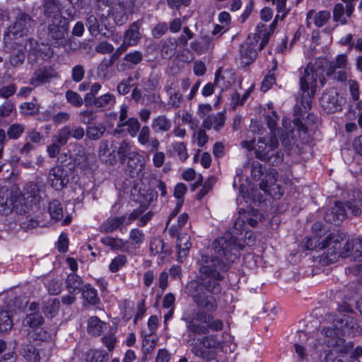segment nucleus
Here are the masks:
<instances>
[{"label": "nucleus", "mask_w": 362, "mask_h": 362, "mask_svg": "<svg viewBox=\"0 0 362 362\" xmlns=\"http://www.w3.org/2000/svg\"><path fill=\"white\" fill-rule=\"evenodd\" d=\"M80 122L84 124H92L91 122L96 119V115L93 110H84L79 113Z\"/></svg>", "instance_id": "obj_62"}, {"label": "nucleus", "mask_w": 362, "mask_h": 362, "mask_svg": "<svg viewBox=\"0 0 362 362\" xmlns=\"http://www.w3.org/2000/svg\"><path fill=\"white\" fill-rule=\"evenodd\" d=\"M23 355L29 362H36L40 360V355L37 349L31 344L25 345L23 347Z\"/></svg>", "instance_id": "obj_44"}, {"label": "nucleus", "mask_w": 362, "mask_h": 362, "mask_svg": "<svg viewBox=\"0 0 362 362\" xmlns=\"http://www.w3.org/2000/svg\"><path fill=\"white\" fill-rule=\"evenodd\" d=\"M169 95L168 105L171 107H179L182 103V95L178 91L168 94Z\"/></svg>", "instance_id": "obj_64"}, {"label": "nucleus", "mask_w": 362, "mask_h": 362, "mask_svg": "<svg viewBox=\"0 0 362 362\" xmlns=\"http://www.w3.org/2000/svg\"><path fill=\"white\" fill-rule=\"evenodd\" d=\"M108 354L105 351L91 350L87 356L88 362H107Z\"/></svg>", "instance_id": "obj_46"}, {"label": "nucleus", "mask_w": 362, "mask_h": 362, "mask_svg": "<svg viewBox=\"0 0 362 362\" xmlns=\"http://www.w3.org/2000/svg\"><path fill=\"white\" fill-rule=\"evenodd\" d=\"M344 102V99L339 97L338 92L334 88L325 90L320 98L322 108L329 114L339 111Z\"/></svg>", "instance_id": "obj_9"}, {"label": "nucleus", "mask_w": 362, "mask_h": 362, "mask_svg": "<svg viewBox=\"0 0 362 362\" xmlns=\"http://www.w3.org/2000/svg\"><path fill=\"white\" fill-rule=\"evenodd\" d=\"M319 243H322L319 238H306L303 242V247L307 250H320Z\"/></svg>", "instance_id": "obj_58"}, {"label": "nucleus", "mask_w": 362, "mask_h": 362, "mask_svg": "<svg viewBox=\"0 0 362 362\" xmlns=\"http://www.w3.org/2000/svg\"><path fill=\"white\" fill-rule=\"evenodd\" d=\"M94 102L96 108L105 109L114 105L116 103V98L113 94L107 93L97 97Z\"/></svg>", "instance_id": "obj_34"}, {"label": "nucleus", "mask_w": 362, "mask_h": 362, "mask_svg": "<svg viewBox=\"0 0 362 362\" xmlns=\"http://www.w3.org/2000/svg\"><path fill=\"white\" fill-rule=\"evenodd\" d=\"M69 182V170L62 165H57L50 169L47 183L56 190H61Z\"/></svg>", "instance_id": "obj_10"}, {"label": "nucleus", "mask_w": 362, "mask_h": 362, "mask_svg": "<svg viewBox=\"0 0 362 362\" xmlns=\"http://www.w3.org/2000/svg\"><path fill=\"white\" fill-rule=\"evenodd\" d=\"M25 130V125L15 123L8 127L6 131V134L10 139H18L22 136Z\"/></svg>", "instance_id": "obj_42"}, {"label": "nucleus", "mask_w": 362, "mask_h": 362, "mask_svg": "<svg viewBox=\"0 0 362 362\" xmlns=\"http://www.w3.org/2000/svg\"><path fill=\"white\" fill-rule=\"evenodd\" d=\"M188 220V215L185 213L182 214L177 218V225H173L169 228L168 233L173 238L176 237L180 229L186 224Z\"/></svg>", "instance_id": "obj_45"}, {"label": "nucleus", "mask_w": 362, "mask_h": 362, "mask_svg": "<svg viewBox=\"0 0 362 362\" xmlns=\"http://www.w3.org/2000/svg\"><path fill=\"white\" fill-rule=\"evenodd\" d=\"M106 130L105 126L102 123H93L87 127L86 136L92 140H98L104 134Z\"/></svg>", "instance_id": "obj_33"}, {"label": "nucleus", "mask_w": 362, "mask_h": 362, "mask_svg": "<svg viewBox=\"0 0 362 362\" xmlns=\"http://www.w3.org/2000/svg\"><path fill=\"white\" fill-rule=\"evenodd\" d=\"M85 75L84 67L81 64L74 66L71 69V78L76 82L78 83L83 80Z\"/></svg>", "instance_id": "obj_59"}, {"label": "nucleus", "mask_w": 362, "mask_h": 362, "mask_svg": "<svg viewBox=\"0 0 362 362\" xmlns=\"http://www.w3.org/2000/svg\"><path fill=\"white\" fill-rule=\"evenodd\" d=\"M342 236L340 235L331 234L319 243L320 250L327 248L321 257V261L325 264H329L337 262L341 255L339 250L341 247Z\"/></svg>", "instance_id": "obj_5"}, {"label": "nucleus", "mask_w": 362, "mask_h": 362, "mask_svg": "<svg viewBox=\"0 0 362 362\" xmlns=\"http://www.w3.org/2000/svg\"><path fill=\"white\" fill-rule=\"evenodd\" d=\"M279 18L281 20V14L277 13L274 21L271 23V25L269 27H267L266 25L263 23H259L257 25L254 40L258 42V40H260L258 48L259 51L262 50L268 43L270 36L272 35L276 28V24Z\"/></svg>", "instance_id": "obj_13"}, {"label": "nucleus", "mask_w": 362, "mask_h": 362, "mask_svg": "<svg viewBox=\"0 0 362 362\" xmlns=\"http://www.w3.org/2000/svg\"><path fill=\"white\" fill-rule=\"evenodd\" d=\"M123 60L132 65H137L143 60V54L140 51L135 50L126 54Z\"/></svg>", "instance_id": "obj_54"}, {"label": "nucleus", "mask_w": 362, "mask_h": 362, "mask_svg": "<svg viewBox=\"0 0 362 362\" xmlns=\"http://www.w3.org/2000/svg\"><path fill=\"white\" fill-rule=\"evenodd\" d=\"M347 57L346 54H341L337 56L334 60L327 63L326 74L338 81L344 82L348 78Z\"/></svg>", "instance_id": "obj_8"}, {"label": "nucleus", "mask_w": 362, "mask_h": 362, "mask_svg": "<svg viewBox=\"0 0 362 362\" xmlns=\"http://www.w3.org/2000/svg\"><path fill=\"white\" fill-rule=\"evenodd\" d=\"M324 63V59L317 61L314 66L309 63L300 78V87L302 92L300 104L305 110L311 109L316 81L318 78L321 81L320 74L318 71Z\"/></svg>", "instance_id": "obj_2"}, {"label": "nucleus", "mask_w": 362, "mask_h": 362, "mask_svg": "<svg viewBox=\"0 0 362 362\" xmlns=\"http://www.w3.org/2000/svg\"><path fill=\"white\" fill-rule=\"evenodd\" d=\"M331 18V13L327 10L316 11L310 9L306 13L307 27L311 28L312 22L317 28L326 25Z\"/></svg>", "instance_id": "obj_16"}, {"label": "nucleus", "mask_w": 362, "mask_h": 362, "mask_svg": "<svg viewBox=\"0 0 362 362\" xmlns=\"http://www.w3.org/2000/svg\"><path fill=\"white\" fill-rule=\"evenodd\" d=\"M172 147L177 152L180 159L185 161L188 158L186 146L183 142H175L172 144Z\"/></svg>", "instance_id": "obj_57"}, {"label": "nucleus", "mask_w": 362, "mask_h": 362, "mask_svg": "<svg viewBox=\"0 0 362 362\" xmlns=\"http://www.w3.org/2000/svg\"><path fill=\"white\" fill-rule=\"evenodd\" d=\"M106 328V324L96 316H92L88 320L87 330L92 336H100Z\"/></svg>", "instance_id": "obj_29"}, {"label": "nucleus", "mask_w": 362, "mask_h": 362, "mask_svg": "<svg viewBox=\"0 0 362 362\" xmlns=\"http://www.w3.org/2000/svg\"><path fill=\"white\" fill-rule=\"evenodd\" d=\"M150 251L151 255H156L159 253L167 254L168 249L162 239L154 238L150 243Z\"/></svg>", "instance_id": "obj_41"}, {"label": "nucleus", "mask_w": 362, "mask_h": 362, "mask_svg": "<svg viewBox=\"0 0 362 362\" xmlns=\"http://www.w3.org/2000/svg\"><path fill=\"white\" fill-rule=\"evenodd\" d=\"M69 29V23L64 17H57L48 22V35L59 47H65L68 40L65 35Z\"/></svg>", "instance_id": "obj_6"}, {"label": "nucleus", "mask_w": 362, "mask_h": 362, "mask_svg": "<svg viewBox=\"0 0 362 362\" xmlns=\"http://www.w3.org/2000/svg\"><path fill=\"white\" fill-rule=\"evenodd\" d=\"M66 287L70 294H77L83 289V281L79 276L71 273L66 279Z\"/></svg>", "instance_id": "obj_27"}, {"label": "nucleus", "mask_w": 362, "mask_h": 362, "mask_svg": "<svg viewBox=\"0 0 362 362\" xmlns=\"http://www.w3.org/2000/svg\"><path fill=\"white\" fill-rule=\"evenodd\" d=\"M259 187L262 190H263L266 193H268L274 199H279L284 194L283 192L281 191L279 186L276 185H272L268 186L267 182L262 181L259 184Z\"/></svg>", "instance_id": "obj_43"}, {"label": "nucleus", "mask_w": 362, "mask_h": 362, "mask_svg": "<svg viewBox=\"0 0 362 362\" xmlns=\"http://www.w3.org/2000/svg\"><path fill=\"white\" fill-rule=\"evenodd\" d=\"M257 42H246L240 46V53L241 63L244 65H250L257 57V51L256 49Z\"/></svg>", "instance_id": "obj_20"}, {"label": "nucleus", "mask_w": 362, "mask_h": 362, "mask_svg": "<svg viewBox=\"0 0 362 362\" xmlns=\"http://www.w3.org/2000/svg\"><path fill=\"white\" fill-rule=\"evenodd\" d=\"M142 21L138 20L132 23L128 30H127L123 36V40L129 46H135L141 38L140 32Z\"/></svg>", "instance_id": "obj_17"}, {"label": "nucleus", "mask_w": 362, "mask_h": 362, "mask_svg": "<svg viewBox=\"0 0 362 362\" xmlns=\"http://www.w3.org/2000/svg\"><path fill=\"white\" fill-rule=\"evenodd\" d=\"M42 185L35 182H28L23 189V195L24 199L30 200V202H38L40 199V192Z\"/></svg>", "instance_id": "obj_25"}, {"label": "nucleus", "mask_w": 362, "mask_h": 362, "mask_svg": "<svg viewBox=\"0 0 362 362\" xmlns=\"http://www.w3.org/2000/svg\"><path fill=\"white\" fill-rule=\"evenodd\" d=\"M177 47V41L173 38H169L164 41L161 48V56L163 59H170L175 54Z\"/></svg>", "instance_id": "obj_36"}, {"label": "nucleus", "mask_w": 362, "mask_h": 362, "mask_svg": "<svg viewBox=\"0 0 362 362\" xmlns=\"http://www.w3.org/2000/svg\"><path fill=\"white\" fill-rule=\"evenodd\" d=\"M340 329L344 334H354L358 331V325L350 316L344 315L341 320Z\"/></svg>", "instance_id": "obj_35"}, {"label": "nucleus", "mask_w": 362, "mask_h": 362, "mask_svg": "<svg viewBox=\"0 0 362 362\" xmlns=\"http://www.w3.org/2000/svg\"><path fill=\"white\" fill-rule=\"evenodd\" d=\"M43 7L44 15L47 18L63 17L61 14L63 6L59 0H46Z\"/></svg>", "instance_id": "obj_24"}, {"label": "nucleus", "mask_w": 362, "mask_h": 362, "mask_svg": "<svg viewBox=\"0 0 362 362\" xmlns=\"http://www.w3.org/2000/svg\"><path fill=\"white\" fill-rule=\"evenodd\" d=\"M48 211L52 220L58 221L63 218V208L58 200H52L49 203Z\"/></svg>", "instance_id": "obj_38"}, {"label": "nucleus", "mask_w": 362, "mask_h": 362, "mask_svg": "<svg viewBox=\"0 0 362 362\" xmlns=\"http://www.w3.org/2000/svg\"><path fill=\"white\" fill-rule=\"evenodd\" d=\"M84 299L91 305H97L100 302L97 291L90 284L86 285L81 291Z\"/></svg>", "instance_id": "obj_39"}, {"label": "nucleus", "mask_w": 362, "mask_h": 362, "mask_svg": "<svg viewBox=\"0 0 362 362\" xmlns=\"http://www.w3.org/2000/svg\"><path fill=\"white\" fill-rule=\"evenodd\" d=\"M127 262V259L124 255H118L112 260L109 265V269L112 273H115L124 267Z\"/></svg>", "instance_id": "obj_50"}, {"label": "nucleus", "mask_w": 362, "mask_h": 362, "mask_svg": "<svg viewBox=\"0 0 362 362\" xmlns=\"http://www.w3.org/2000/svg\"><path fill=\"white\" fill-rule=\"evenodd\" d=\"M243 247L242 244L238 243L237 238L230 232L225 233L212 243L213 250L219 257L202 255L198 261L200 277L186 286L187 294L202 309L187 308L181 319L186 324L191 353L204 361L218 362L214 349L219 347L221 341L217 334H209V330L221 331L223 322L220 319H214L211 313L218 307L214 296L221 293L220 282L224 279L223 274L238 258Z\"/></svg>", "instance_id": "obj_1"}, {"label": "nucleus", "mask_w": 362, "mask_h": 362, "mask_svg": "<svg viewBox=\"0 0 362 362\" xmlns=\"http://www.w3.org/2000/svg\"><path fill=\"white\" fill-rule=\"evenodd\" d=\"M278 146L279 141L276 135H272L269 145L260 138L255 148V156L261 160L277 165L283 160V153L278 150Z\"/></svg>", "instance_id": "obj_4"}, {"label": "nucleus", "mask_w": 362, "mask_h": 362, "mask_svg": "<svg viewBox=\"0 0 362 362\" xmlns=\"http://www.w3.org/2000/svg\"><path fill=\"white\" fill-rule=\"evenodd\" d=\"M127 127V132L132 137L135 136L140 129V123L137 118L130 117L127 121L122 123H118L117 129L114 130V134L119 133V128Z\"/></svg>", "instance_id": "obj_31"}, {"label": "nucleus", "mask_w": 362, "mask_h": 362, "mask_svg": "<svg viewBox=\"0 0 362 362\" xmlns=\"http://www.w3.org/2000/svg\"><path fill=\"white\" fill-rule=\"evenodd\" d=\"M129 240L132 245L139 246L144 243V234L138 228L132 229L129 232Z\"/></svg>", "instance_id": "obj_53"}, {"label": "nucleus", "mask_w": 362, "mask_h": 362, "mask_svg": "<svg viewBox=\"0 0 362 362\" xmlns=\"http://www.w3.org/2000/svg\"><path fill=\"white\" fill-rule=\"evenodd\" d=\"M44 318L40 313H30L24 320V324L31 328H36L42 325Z\"/></svg>", "instance_id": "obj_40"}, {"label": "nucleus", "mask_w": 362, "mask_h": 362, "mask_svg": "<svg viewBox=\"0 0 362 362\" xmlns=\"http://www.w3.org/2000/svg\"><path fill=\"white\" fill-rule=\"evenodd\" d=\"M60 301L58 298H49L44 301L42 311L47 317H54L59 312Z\"/></svg>", "instance_id": "obj_32"}, {"label": "nucleus", "mask_w": 362, "mask_h": 362, "mask_svg": "<svg viewBox=\"0 0 362 362\" xmlns=\"http://www.w3.org/2000/svg\"><path fill=\"white\" fill-rule=\"evenodd\" d=\"M105 19V14H102L100 19L93 14L88 15L86 25L93 37L101 35L104 37H109V35L106 32H103V28L106 29V25L104 23Z\"/></svg>", "instance_id": "obj_15"}, {"label": "nucleus", "mask_w": 362, "mask_h": 362, "mask_svg": "<svg viewBox=\"0 0 362 362\" xmlns=\"http://www.w3.org/2000/svg\"><path fill=\"white\" fill-rule=\"evenodd\" d=\"M59 74L54 67L49 65L43 66L36 69L30 78V83L35 87L50 83L57 78Z\"/></svg>", "instance_id": "obj_11"}, {"label": "nucleus", "mask_w": 362, "mask_h": 362, "mask_svg": "<svg viewBox=\"0 0 362 362\" xmlns=\"http://www.w3.org/2000/svg\"><path fill=\"white\" fill-rule=\"evenodd\" d=\"M113 51V45L107 41H102L95 47V52L102 54H111Z\"/></svg>", "instance_id": "obj_63"}, {"label": "nucleus", "mask_w": 362, "mask_h": 362, "mask_svg": "<svg viewBox=\"0 0 362 362\" xmlns=\"http://www.w3.org/2000/svg\"><path fill=\"white\" fill-rule=\"evenodd\" d=\"M216 182V178L214 176L209 177L204 182L202 189L197 194V199L201 200L202 199H203L207 194V193L212 189V187Z\"/></svg>", "instance_id": "obj_55"}, {"label": "nucleus", "mask_w": 362, "mask_h": 362, "mask_svg": "<svg viewBox=\"0 0 362 362\" xmlns=\"http://www.w3.org/2000/svg\"><path fill=\"white\" fill-rule=\"evenodd\" d=\"M21 112L25 115H33L39 111L38 105L33 103H24L20 105Z\"/></svg>", "instance_id": "obj_60"}, {"label": "nucleus", "mask_w": 362, "mask_h": 362, "mask_svg": "<svg viewBox=\"0 0 362 362\" xmlns=\"http://www.w3.org/2000/svg\"><path fill=\"white\" fill-rule=\"evenodd\" d=\"M33 25L34 21L30 16L25 13H21L17 16L13 25L8 28L6 35L11 39L23 37L28 34Z\"/></svg>", "instance_id": "obj_7"}, {"label": "nucleus", "mask_w": 362, "mask_h": 362, "mask_svg": "<svg viewBox=\"0 0 362 362\" xmlns=\"http://www.w3.org/2000/svg\"><path fill=\"white\" fill-rule=\"evenodd\" d=\"M52 141L53 144L47 146V151L50 158H54L59 153L61 147L65 144H60L59 138L55 134L52 136Z\"/></svg>", "instance_id": "obj_56"}, {"label": "nucleus", "mask_w": 362, "mask_h": 362, "mask_svg": "<svg viewBox=\"0 0 362 362\" xmlns=\"http://www.w3.org/2000/svg\"><path fill=\"white\" fill-rule=\"evenodd\" d=\"M190 46L192 50L196 53L199 54H204L213 48V37L209 35H204L202 37L201 41H193L191 42Z\"/></svg>", "instance_id": "obj_26"}, {"label": "nucleus", "mask_w": 362, "mask_h": 362, "mask_svg": "<svg viewBox=\"0 0 362 362\" xmlns=\"http://www.w3.org/2000/svg\"><path fill=\"white\" fill-rule=\"evenodd\" d=\"M346 218V206L341 202H336L334 206L328 210L324 216L327 222L334 223L341 221Z\"/></svg>", "instance_id": "obj_19"}, {"label": "nucleus", "mask_w": 362, "mask_h": 362, "mask_svg": "<svg viewBox=\"0 0 362 362\" xmlns=\"http://www.w3.org/2000/svg\"><path fill=\"white\" fill-rule=\"evenodd\" d=\"M127 162V168L129 169L131 177L138 175L144 170L145 162L143 156L136 151L129 153Z\"/></svg>", "instance_id": "obj_18"}, {"label": "nucleus", "mask_w": 362, "mask_h": 362, "mask_svg": "<svg viewBox=\"0 0 362 362\" xmlns=\"http://www.w3.org/2000/svg\"><path fill=\"white\" fill-rule=\"evenodd\" d=\"M66 101L74 107H78L83 105V98L76 92L69 90L65 93Z\"/></svg>", "instance_id": "obj_51"}, {"label": "nucleus", "mask_w": 362, "mask_h": 362, "mask_svg": "<svg viewBox=\"0 0 362 362\" xmlns=\"http://www.w3.org/2000/svg\"><path fill=\"white\" fill-rule=\"evenodd\" d=\"M13 327V321L6 310L0 311V332H7Z\"/></svg>", "instance_id": "obj_48"}, {"label": "nucleus", "mask_w": 362, "mask_h": 362, "mask_svg": "<svg viewBox=\"0 0 362 362\" xmlns=\"http://www.w3.org/2000/svg\"><path fill=\"white\" fill-rule=\"evenodd\" d=\"M131 150L132 145L129 141L127 140H123L120 142L118 147L117 153L119 156L121 163L125 162L127 158L129 157V153L132 152Z\"/></svg>", "instance_id": "obj_49"}, {"label": "nucleus", "mask_w": 362, "mask_h": 362, "mask_svg": "<svg viewBox=\"0 0 362 362\" xmlns=\"http://www.w3.org/2000/svg\"><path fill=\"white\" fill-rule=\"evenodd\" d=\"M176 237L177 249V260L182 262L184 259L187 256L188 250L191 247L190 236L186 233L178 234Z\"/></svg>", "instance_id": "obj_22"}, {"label": "nucleus", "mask_w": 362, "mask_h": 362, "mask_svg": "<svg viewBox=\"0 0 362 362\" xmlns=\"http://www.w3.org/2000/svg\"><path fill=\"white\" fill-rule=\"evenodd\" d=\"M225 121V112H221L216 115H211L207 116L204 119L202 126L206 129H210L213 127L216 132H218L223 127Z\"/></svg>", "instance_id": "obj_23"}, {"label": "nucleus", "mask_w": 362, "mask_h": 362, "mask_svg": "<svg viewBox=\"0 0 362 362\" xmlns=\"http://www.w3.org/2000/svg\"><path fill=\"white\" fill-rule=\"evenodd\" d=\"M171 127V120L165 115H159L152 120L151 127L156 133L168 132Z\"/></svg>", "instance_id": "obj_28"}, {"label": "nucleus", "mask_w": 362, "mask_h": 362, "mask_svg": "<svg viewBox=\"0 0 362 362\" xmlns=\"http://www.w3.org/2000/svg\"><path fill=\"white\" fill-rule=\"evenodd\" d=\"M25 49L28 52V61L33 60L35 62L39 56L42 57V59H45L49 58L52 55V51L49 47L43 45L42 47H40L37 42L33 38L27 40Z\"/></svg>", "instance_id": "obj_12"}, {"label": "nucleus", "mask_w": 362, "mask_h": 362, "mask_svg": "<svg viewBox=\"0 0 362 362\" xmlns=\"http://www.w3.org/2000/svg\"><path fill=\"white\" fill-rule=\"evenodd\" d=\"M115 329H111L110 332L102 338L103 344L110 351L115 349V343L117 341V338L115 336Z\"/></svg>", "instance_id": "obj_52"}, {"label": "nucleus", "mask_w": 362, "mask_h": 362, "mask_svg": "<svg viewBox=\"0 0 362 362\" xmlns=\"http://www.w3.org/2000/svg\"><path fill=\"white\" fill-rule=\"evenodd\" d=\"M115 61L110 58H104L98 67V74L100 77L106 78L109 75V68L112 66Z\"/></svg>", "instance_id": "obj_47"}, {"label": "nucleus", "mask_w": 362, "mask_h": 362, "mask_svg": "<svg viewBox=\"0 0 362 362\" xmlns=\"http://www.w3.org/2000/svg\"><path fill=\"white\" fill-rule=\"evenodd\" d=\"M333 21L341 25L348 23L347 16L346 15V6L341 3L336 4L333 7Z\"/></svg>", "instance_id": "obj_37"}, {"label": "nucleus", "mask_w": 362, "mask_h": 362, "mask_svg": "<svg viewBox=\"0 0 362 362\" xmlns=\"http://www.w3.org/2000/svg\"><path fill=\"white\" fill-rule=\"evenodd\" d=\"M125 221V216L108 218L100 225L99 230L103 233H110L119 228L122 231V228H120V226L124 224Z\"/></svg>", "instance_id": "obj_21"}, {"label": "nucleus", "mask_w": 362, "mask_h": 362, "mask_svg": "<svg viewBox=\"0 0 362 362\" xmlns=\"http://www.w3.org/2000/svg\"><path fill=\"white\" fill-rule=\"evenodd\" d=\"M100 242L112 250L125 252L127 250V242L122 238L107 236L102 238Z\"/></svg>", "instance_id": "obj_30"}, {"label": "nucleus", "mask_w": 362, "mask_h": 362, "mask_svg": "<svg viewBox=\"0 0 362 362\" xmlns=\"http://www.w3.org/2000/svg\"><path fill=\"white\" fill-rule=\"evenodd\" d=\"M55 135L59 138L60 144H66L69 139L81 140L85 135L83 127L76 125H65L57 131Z\"/></svg>", "instance_id": "obj_14"}, {"label": "nucleus", "mask_w": 362, "mask_h": 362, "mask_svg": "<svg viewBox=\"0 0 362 362\" xmlns=\"http://www.w3.org/2000/svg\"><path fill=\"white\" fill-rule=\"evenodd\" d=\"M268 127L272 132V135H276L274 131L276 130L279 116L276 111L272 110V115H267L265 117Z\"/></svg>", "instance_id": "obj_61"}, {"label": "nucleus", "mask_w": 362, "mask_h": 362, "mask_svg": "<svg viewBox=\"0 0 362 362\" xmlns=\"http://www.w3.org/2000/svg\"><path fill=\"white\" fill-rule=\"evenodd\" d=\"M307 127L300 118H295L290 129L281 131L280 139L282 146L288 154L300 153L302 145L307 139Z\"/></svg>", "instance_id": "obj_3"}]
</instances>
